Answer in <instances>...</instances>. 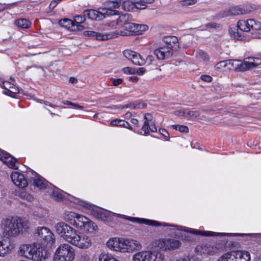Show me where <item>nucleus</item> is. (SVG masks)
<instances>
[{"mask_svg": "<svg viewBox=\"0 0 261 261\" xmlns=\"http://www.w3.org/2000/svg\"><path fill=\"white\" fill-rule=\"evenodd\" d=\"M130 15L126 13L122 15L119 18V20L121 22H124L121 30L111 32V34H115V38L118 35L120 36H130L137 34V23L127 22L130 18Z\"/></svg>", "mask_w": 261, "mask_h": 261, "instance_id": "nucleus-5", "label": "nucleus"}, {"mask_svg": "<svg viewBox=\"0 0 261 261\" xmlns=\"http://www.w3.org/2000/svg\"><path fill=\"white\" fill-rule=\"evenodd\" d=\"M195 249L201 254L213 255L219 251L220 248L216 244H202L198 245Z\"/></svg>", "mask_w": 261, "mask_h": 261, "instance_id": "nucleus-10", "label": "nucleus"}, {"mask_svg": "<svg viewBox=\"0 0 261 261\" xmlns=\"http://www.w3.org/2000/svg\"><path fill=\"white\" fill-rule=\"evenodd\" d=\"M99 261H118L112 255L101 253L99 256Z\"/></svg>", "mask_w": 261, "mask_h": 261, "instance_id": "nucleus-40", "label": "nucleus"}, {"mask_svg": "<svg viewBox=\"0 0 261 261\" xmlns=\"http://www.w3.org/2000/svg\"><path fill=\"white\" fill-rule=\"evenodd\" d=\"M153 261H164L165 255L163 253L159 251H153Z\"/></svg>", "mask_w": 261, "mask_h": 261, "instance_id": "nucleus-41", "label": "nucleus"}, {"mask_svg": "<svg viewBox=\"0 0 261 261\" xmlns=\"http://www.w3.org/2000/svg\"><path fill=\"white\" fill-rule=\"evenodd\" d=\"M51 196L56 200H60L63 198V192L58 188H54Z\"/></svg>", "mask_w": 261, "mask_h": 261, "instance_id": "nucleus-37", "label": "nucleus"}, {"mask_svg": "<svg viewBox=\"0 0 261 261\" xmlns=\"http://www.w3.org/2000/svg\"><path fill=\"white\" fill-rule=\"evenodd\" d=\"M72 245L81 249H87L92 245L91 239L79 231Z\"/></svg>", "mask_w": 261, "mask_h": 261, "instance_id": "nucleus-9", "label": "nucleus"}, {"mask_svg": "<svg viewBox=\"0 0 261 261\" xmlns=\"http://www.w3.org/2000/svg\"><path fill=\"white\" fill-rule=\"evenodd\" d=\"M159 132L161 135H162V136H163L165 137H168L169 136V134L165 129H164V128L160 129Z\"/></svg>", "mask_w": 261, "mask_h": 261, "instance_id": "nucleus-60", "label": "nucleus"}, {"mask_svg": "<svg viewBox=\"0 0 261 261\" xmlns=\"http://www.w3.org/2000/svg\"><path fill=\"white\" fill-rule=\"evenodd\" d=\"M250 19H247V20H241L238 22L237 27L240 29V30L244 32L250 31L249 25H250Z\"/></svg>", "mask_w": 261, "mask_h": 261, "instance_id": "nucleus-33", "label": "nucleus"}, {"mask_svg": "<svg viewBox=\"0 0 261 261\" xmlns=\"http://www.w3.org/2000/svg\"><path fill=\"white\" fill-rule=\"evenodd\" d=\"M15 24L19 28L26 29L30 27L31 22L27 19L21 18L16 20Z\"/></svg>", "mask_w": 261, "mask_h": 261, "instance_id": "nucleus-31", "label": "nucleus"}, {"mask_svg": "<svg viewBox=\"0 0 261 261\" xmlns=\"http://www.w3.org/2000/svg\"><path fill=\"white\" fill-rule=\"evenodd\" d=\"M172 127L175 130H178L180 132L187 133L189 132V128L186 125H173Z\"/></svg>", "mask_w": 261, "mask_h": 261, "instance_id": "nucleus-44", "label": "nucleus"}, {"mask_svg": "<svg viewBox=\"0 0 261 261\" xmlns=\"http://www.w3.org/2000/svg\"><path fill=\"white\" fill-rule=\"evenodd\" d=\"M199 116V113L197 111L186 110L185 117L187 119L195 118Z\"/></svg>", "mask_w": 261, "mask_h": 261, "instance_id": "nucleus-42", "label": "nucleus"}, {"mask_svg": "<svg viewBox=\"0 0 261 261\" xmlns=\"http://www.w3.org/2000/svg\"><path fill=\"white\" fill-rule=\"evenodd\" d=\"M186 110H181L175 111L174 114L178 116H182L185 117Z\"/></svg>", "mask_w": 261, "mask_h": 261, "instance_id": "nucleus-61", "label": "nucleus"}, {"mask_svg": "<svg viewBox=\"0 0 261 261\" xmlns=\"http://www.w3.org/2000/svg\"><path fill=\"white\" fill-rule=\"evenodd\" d=\"M57 5L58 2H57L56 1L53 0L49 5V8L53 9L57 6Z\"/></svg>", "mask_w": 261, "mask_h": 261, "instance_id": "nucleus-64", "label": "nucleus"}, {"mask_svg": "<svg viewBox=\"0 0 261 261\" xmlns=\"http://www.w3.org/2000/svg\"><path fill=\"white\" fill-rule=\"evenodd\" d=\"M33 185L40 190L46 188L48 183V182L40 176H37L33 179Z\"/></svg>", "mask_w": 261, "mask_h": 261, "instance_id": "nucleus-27", "label": "nucleus"}, {"mask_svg": "<svg viewBox=\"0 0 261 261\" xmlns=\"http://www.w3.org/2000/svg\"><path fill=\"white\" fill-rule=\"evenodd\" d=\"M11 178L14 184L20 188H24L28 185L27 181L23 175L18 172H12L11 174Z\"/></svg>", "mask_w": 261, "mask_h": 261, "instance_id": "nucleus-18", "label": "nucleus"}, {"mask_svg": "<svg viewBox=\"0 0 261 261\" xmlns=\"http://www.w3.org/2000/svg\"><path fill=\"white\" fill-rule=\"evenodd\" d=\"M196 3V0H183L181 1V5L184 6L192 5Z\"/></svg>", "mask_w": 261, "mask_h": 261, "instance_id": "nucleus-52", "label": "nucleus"}, {"mask_svg": "<svg viewBox=\"0 0 261 261\" xmlns=\"http://www.w3.org/2000/svg\"><path fill=\"white\" fill-rule=\"evenodd\" d=\"M89 256L86 253H82L80 256V261H89Z\"/></svg>", "mask_w": 261, "mask_h": 261, "instance_id": "nucleus-56", "label": "nucleus"}, {"mask_svg": "<svg viewBox=\"0 0 261 261\" xmlns=\"http://www.w3.org/2000/svg\"><path fill=\"white\" fill-rule=\"evenodd\" d=\"M0 160L11 168L16 169L18 167L16 159L6 151L0 152Z\"/></svg>", "mask_w": 261, "mask_h": 261, "instance_id": "nucleus-14", "label": "nucleus"}, {"mask_svg": "<svg viewBox=\"0 0 261 261\" xmlns=\"http://www.w3.org/2000/svg\"><path fill=\"white\" fill-rule=\"evenodd\" d=\"M197 56L199 58L203 59L204 61H206L208 59V55L203 51H199L197 53Z\"/></svg>", "mask_w": 261, "mask_h": 261, "instance_id": "nucleus-54", "label": "nucleus"}, {"mask_svg": "<svg viewBox=\"0 0 261 261\" xmlns=\"http://www.w3.org/2000/svg\"><path fill=\"white\" fill-rule=\"evenodd\" d=\"M13 248V245L11 243L9 238L3 239L0 241V256H4L11 250Z\"/></svg>", "mask_w": 261, "mask_h": 261, "instance_id": "nucleus-20", "label": "nucleus"}, {"mask_svg": "<svg viewBox=\"0 0 261 261\" xmlns=\"http://www.w3.org/2000/svg\"><path fill=\"white\" fill-rule=\"evenodd\" d=\"M128 219L130 221H133V222H136L138 223L146 224H147L149 225H152V226H161V225H163L164 226H169L168 224H166L165 223L161 224L159 222L150 220H147V219H141V218H130Z\"/></svg>", "mask_w": 261, "mask_h": 261, "instance_id": "nucleus-25", "label": "nucleus"}, {"mask_svg": "<svg viewBox=\"0 0 261 261\" xmlns=\"http://www.w3.org/2000/svg\"><path fill=\"white\" fill-rule=\"evenodd\" d=\"M177 261H200L199 258L192 256L190 258H183V259H179Z\"/></svg>", "mask_w": 261, "mask_h": 261, "instance_id": "nucleus-58", "label": "nucleus"}, {"mask_svg": "<svg viewBox=\"0 0 261 261\" xmlns=\"http://www.w3.org/2000/svg\"><path fill=\"white\" fill-rule=\"evenodd\" d=\"M249 29L251 33V37L252 38H261V33L258 32L261 29V23L253 19L250 20Z\"/></svg>", "mask_w": 261, "mask_h": 261, "instance_id": "nucleus-19", "label": "nucleus"}, {"mask_svg": "<svg viewBox=\"0 0 261 261\" xmlns=\"http://www.w3.org/2000/svg\"><path fill=\"white\" fill-rule=\"evenodd\" d=\"M80 204L84 207L87 208H91V204L87 202L84 201H80Z\"/></svg>", "mask_w": 261, "mask_h": 261, "instance_id": "nucleus-63", "label": "nucleus"}, {"mask_svg": "<svg viewBox=\"0 0 261 261\" xmlns=\"http://www.w3.org/2000/svg\"><path fill=\"white\" fill-rule=\"evenodd\" d=\"M217 261H233L230 252H227L221 255Z\"/></svg>", "mask_w": 261, "mask_h": 261, "instance_id": "nucleus-43", "label": "nucleus"}, {"mask_svg": "<svg viewBox=\"0 0 261 261\" xmlns=\"http://www.w3.org/2000/svg\"><path fill=\"white\" fill-rule=\"evenodd\" d=\"M111 125L113 126H119L121 127H124L125 128H127L129 129H132V127L130 126L129 123L123 120L120 119H114L111 122Z\"/></svg>", "mask_w": 261, "mask_h": 261, "instance_id": "nucleus-35", "label": "nucleus"}, {"mask_svg": "<svg viewBox=\"0 0 261 261\" xmlns=\"http://www.w3.org/2000/svg\"><path fill=\"white\" fill-rule=\"evenodd\" d=\"M120 7L124 11H130L135 9V3L130 1H120Z\"/></svg>", "mask_w": 261, "mask_h": 261, "instance_id": "nucleus-34", "label": "nucleus"}, {"mask_svg": "<svg viewBox=\"0 0 261 261\" xmlns=\"http://www.w3.org/2000/svg\"><path fill=\"white\" fill-rule=\"evenodd\" d=\"M59 24L61 26L72 31H75L76 30L75 28V22L71 19L67 18L62 19L60 20Z\"/></svg>", "mask_w": 261, "mask_h": 261, "instance_id": "nucleus-30", "label": "nucleus"}, {"mask_svg": "<svg viewBox=\"0 0 261 261\" xmlns=\"http://www.w3.org/2000/svg\"><path fill=\"white\" fill-rule=\"evenodd\" d=\"M233 261H249L250 254L247 251H234L230 252Z\"/></svg>", "mask_w": 261, "mask_h": 261, "instance_id": "nucleus-23", "label": "nucleus"}, {"mask_svg": "<svg viewBox=\"0 0 261 261\" xmlns=\"http://www.w3.org/2000/svg\"><path fill=\"white\" fill-rule=\"evenodd\" d=\"M3 85L5 89L12 93H17L19 92L18 89L13 84L8 81L4 82Z\"/></svg>", "mask_w": 261, "mask_h": 261, "instance_id": "nucleus-36", "label": "nucleus"}, {"mask_svg": "<svg viewBox=\"0 0 261 261\" xmlns=\"http://www.w3.org/2000/svg\"><path fill=\"white\" fill-rule=\"evenodd\" d=\"M70 226L63 222L57 223L55 225V231L62 238H64Z\"/></svg>", "mask_w": 261, "mask_h": 261, "instance_id": "nucleus-24", "label": "nucleus"}, {"mask_svg": "<svg viewBox=\"0 0 261 261\" xmlns=\"http://www.w3.org/2000/svg\"><path fill=\"white\" fill-rule=\"evenodd\" d=\"M78 232V230L70 226L63 239L72 244Z\"/></svg>", "mask_w": 261, "mask_h": 261, "instance_id": "nucleus-26", "label": "nucleus"}, {"mask_svg": "<svg viewBox=\"0 0 261 261\" xmlns=\"http://www.w3.org/2000/svg\"><path fill=\"white\" fill-rule=\"evenodd\" d=\"M82 229H84L88 233L94 234L95 233L97 229V226L94 222L88 219V222L85 224Z\"/></svg>", "mask_w": 261, "mask_h": 261, "instance_id": "nucleus-29", "label": "nucleus"}, {"mask_svg": "<svg viewBox=\"0 0 261 261\" xmlns=\"http://www.w3.org/2000/svg\"><path fill=\"white\" fill-rule=\"evenodd\" d=\"M2 227L4 234L8 238L16 237L29 228V223L19 217H8L2 220Z\"/></svg>", "mask_w": 261, "mask_h": 261, "instance_id": "nucleus-1", "label": "nucleus"}, {"mask_svg": "<svg viewBox=\"0 0 261 261\" xmlns=\"http://www.w3.org/2000/svg\"><path fill=\"white\" fill-rule=\"evenodd\" d=\"M181 242L174 239H164L156 240L154 242L155 247L164 251L174 250L178 249L181 245Z\"/></svg>", "mask_w": 261, "mask_h": 261, "instance_id": "nucleus-7", "label": "nucleus"}, {"mask_svg": "<svg viewBox=\"0 0 261 261\" xmlns=\"http://www.w3.org/2000/svg\"><path fill=\"white\" fill-rule=\"evenodd\" d=\"M106 5L107 6V8H102V9L112 12L111 14L109 15V16L119 15L120 14V13L116 10L120 7V1H109L107 2Z\"/></svg>", "mask_w": 261, "mask_h": 261, "instance_id": "nucleus-22", "label": "nucleus"}, {"mask_svg": "<svg viewBox=\"0 0 261 261\" xmlns=\"http://www.w3.org/2000/svg\"><path fill=\"white\" fill-rule=\"evenodd\" d=\"M148 251H141L135 254L133 259L134 261H148Z\"/></svg>", "mask_w": 261, "mask_h": 261, "instance_id": "nucleus-32", "label": "nucleus"}, {"mask_svg": "<svg viewBox=\"0 0 261 261\" xmlns=\"http://www.w3.org/2000/svg\"><path fill=\"white\" fill-rule=\"evenodd\" d=\"M124 239L113 238L110 239L107 243V246L115 251L124 252Z\"/></svg>", "mask_w": 261, "mask_h": 261, "instance_id": "nucleus-11", "label": "nucleus"}, {"mask_svg": "<svg viewBox=\"0 0 261 261\" xmlns=\"http://www.w3.org/2000/svg\"><path fill=\"white\" fill-rule=\"evenodd\" d=\"M95 213L96 214V216L98 219H101L102 220H105L107 218L106 213L105 212H102L101 210L96 211Z\"/></svg>", "mask_w": 261, "mask_h": 261, "instance_id": "nucleus-48", "label": "nucleus"}, {"mask_svg": "<svg viewBox=\"0 0 261 261\" xmlns=\"http://www.w3.org/2000/svg\"><path fill=\"white\" fill-rule=\"evenodd\" d=\"M163 41L168 48H170L172 51L179 48L178 38L174 36H169L163 38Z\"/></svg>", "mask_w": 261, "mask_h": 261, "instance_id": "nucleus-21", "label": "nucleus"}, {"mask_svg": "<svg viewBox=\"0 0 261 261\" xmlns=\"http://www.w3.org/2000/svg\"><path fill=\"white\" fill-rule=\"evenodd\" d=\"M154 54L158 59L164 60L171 57L173 55V51L170 48L163 45L155 49Z\"/></svg>", "mask_w": 261, "mask_h": 261, "instance_id": "nucleus-15", "label": "nucleus"}, {"mask_svg": "<svg viewBox=\"0 0 261 261\" xmlns=\"http://www.w3.org/2000/svg\"><path fill=\"white\" fill-rule=\"evenodd\" d=\"M123 242L124 243V252L139 250L142 248L141 244L137 240L124 239Z\"/></svg>", "mask_w": 261, "mask_h": 261, "instance_id": "nucleus-16", "label": "nucleus"}, {"mask_svg": "<svg viewBox=\"0 0 261 261\" xmlns=\"http://www.w3.org/2000/svg\"><path fill=\"white\" fill-rule=\"evenodd\" d=\"M88 218L77 214L75 221L73 222V225L82 229L85 225V224L88 222Z\"/></svg>", "mask_w": 261, "mask_h": 261, "instance_id": "nucleus-28", "label": "nucleus"}, {"mask_svg": "<svg viewBox=\"0 0 261 261\" xmlns=\"http://www.w3.org/2000/svg\"><path fill=\"white\" fill-rule=\"evenodd\" d=\"M146 71V69L143 68H139L136 70V73H137L138 75H142Z\"/></svg>", "mask_w": 261, "mask_h": 261, "instance_id": "nucleus-62", "label": "nucleus"}, {"mask_svg": "<svg viewBox=\"0 0 261 261\" xmlns=\"http://www.w3.org/2000/svg\"><path fill=\"white\" fill-rule=\"evenodd\" d=\"M84 33L85 36H88L99 40H106L112 39L115 38V34H111V33L102 34L92 31H85Z\"/></svg>", "mask_w": 261, "mask_h": 261, "instance_id": "nucleus-17", "label": "nucleus"}, {"mask_svg": "<svg viewBox=\"0 0 261 261\" xmlns=\"http://www.w3.org/2000/svg\"><path fill=\"white\" fill-rule=\"evenodd\" d=\"M113 85L115 86H117L120 84H122L123 80L122 79H113L112 80Z\"/></svg>", "mask_w": 261, "mask_h": 261, "instance_id": "nucleus-59", "label": "nucleus"}, {"mask_svg": "<svg viewBox=\"0 0 261 261\" xmlns=\"http://www.w3.org/2000/svg\"><path fill=\"white\" fill-rule=\"evenodd\" d=\"M252 9H244L239 6L231 7L229 10L224 11L221 14V17H226L240 14H245L250 13Z\"/></svg>", "mask_w": 261, "mask_h": 261, "instance_id": "nucleus-12", "label": "nucleus"}, {"mask_svg": "<svg viewBox=\"0 0 261 261\" xmlns=\"http://www.w3.org/2000/svg\"><path fill=\"white\" fill-rule=\"evenodd\" d=\"M228 66V60L222 61L217 63L215 66V69L217 70H219L226 66Z\"/></svg>", "mask_w": 261, "mask_h": 261, "instance_id": "nucleus-46", "label": "nucleus"}, {"mask_svg": "<svg viewBox=\"0 0 261 261\" xmlns=\"http://www.w3.org/2000/svg\"><path fill=\"white\" fill-rule=\"evenodd\" d=\"M77 214L75 213L72 212H67L65 213V218L68 221H69L70 224L73 225V222L75 221L76 218L77 217Z\"/></svg>", "mask_w": 261, "mask_h": 261, "instance_id": "nucleus-39", "label": "nucleus"}, {"mask_svg": "<svg viewBox=\"0 0 261 261\" xmlns=\"http://www.w3.org/2000/svg\"><path fill=\"white\" fill-rule=\"evenodd\" d=\"M142 130L144 132L143 135L147 134L149 132V122H147V121H145L143 123V125L142 127Z\"/></svg>", "mask_w": 261, "mask_h": 261, "instance_id": "nucleus-51", "label": "nucleus"}, {"mask_svg": "<svg viewBox=\"0 0 261 261\" xmlns=\"http://www.w3.org/2000/svg\"><path fill=\"white\" fill-rule=\"evenodd\" d=\"M86 16H82L81 15L76 16L74 18L75 25L76 27V29L77 30H82V26L80 23H83L85 21V17Z\"/></svg>", "mask_w": 261, "mask_h": 261, "instance_id": "nucleus-38", "label": "nucleus"}, {"mask_svg": "<svg viewBox=\"0 0 261 261\" xmlns=\"http://www.w3.org/2000/svg\"><path fill=\"white\" fill-rule=\"evenodd\" d=\"M123 55L126 58L131 60L132 63L136 65L141 66L144 63V61L142 59L141 55L135 51L125 50Z\"/></svg>", "mask_w": 261, "mask_h": 261, "instance_id": "nucleus-13", "label": "nucleus"}, {"mask_svg": "<svg viewBox=\"0 0 261 261\" xmlns=\"http://www.w3.org/2000/svg\"><path fill=\"white\" fill-rule=\"evenodd\" d=\"M132 106L134 109H143L146 107V105L144 102L137 101L132 103Z\"/></svg>", "mask_w": 261, "mask_h": 261, "instance_id": "nucleus-47", "label": "nucleus"}, {"mask_svg": "<svg viewBox=\"0 0 261 261\" xmlns=\"http://www.w3.org/2000/svg\"><path fill=\"white\" fill-rule=\"evenodd\" d=\"M200 79L206 82H211L212 81V77L208 75H202Z\"/></svg>", "mask_w": 261, "mask_h": 261, "instance_id": "nucleus-57", "label": "nucleus"}, {"mask_svg": "<svg viewBox=\"0 0 261 261\" xmlns=\"http://www.w3.org/2000/svg\"><path fill=\"white\" fill-rule=\"evenodd\" d=\"M137 34L148 29V27L146 24H137Z\"/></svg>", "mask_w": 261, "mask_h": 261, "instance_id": "nucleus-49", "label": "nucleus"}, {"mask_svg": "<svg viewBox=\"0 0 261 261\" xmlns=\"http://www.w3.org/2000/svg\"><path fill=\"white\" fill-rule=\"evenodd\" d=\"M75 252L73 247L68 243L60 244L55 253L53 261H73Z\"/></svg>", "mask_w": 261, "mask_h": 261, "instance_id": "nucleus-4", "label": "nucleus"}, {"mask_svg": "<svg viewBox=\"0 0 261 261\" xmlns=\"http://www.w3.org/2000/svg\"><path fill=\"white\" fill-rule=\"evenodd\" d=\"M36 234L42 246H51L55 243V235L47 227H38L36 230Z\"/></svg>", "mask_w": 261, "mask_h": 261, "instance_id": "nucleus-6", "label": "nucleus"}, {"mask_svg": "<svg viewBox=\"0 0 261 261\" xmlns=\"http://www.w3.org/2000/svg\"><path fill=\"white\" fill-rule=\"evenodd\" d=\"M190 232L195 233L196 234H199V235L204 236H212L215 233V232H212V231H200V230H193L192 231H191Z\"/></svg>", "mask_w": 261, "mask_h": 261, "instance_id": "nucleus-45", "label": "nucleus"}, {"mask_svg": "<svg viewBox=\"0 0 261 261\" xmlns=\"http://www.w3.org/2000/svg\"><path fill=\"white\" fill-rule=\"evenodd\" d=\"M19 254L34 261H44L50 255L44 246L38 243L21 245Z\"/></svg>", "mask_w": 261, "mask_h": 261, "instance_id": "nucleus-2", "label": "nucleus"}, {"mask_svg": "<svg viewBox=\"0 0 261 261\" xmlns=\"http://www.w3.org/2000/svg\"><path fill=\"white\" fill-rule=\"evenodd\" d=\"M135 9L143 10L146 8L147 5L142 3H140V1H136L135 2Z\"/></svg>", "mask_w": 261, "mask_h": 261, "instance_id": "nucleus-50", "label": "nucleus"}, {"mask_svg": "<svg viewBox=\"0 0 261 261\" xmlns=\"http://www.w3.org/2000/svg\"><path fill=\"white\" fill-rule=\"evenodd\" d=\"M111 13V11H108L100 8L98 10H86L84 11L83 14L84 16H87L89 19L99 21L109 17Z\"/></svg>", "mask_w": 261, "mask_h": 261, "instance_id": "nucleus-8", "label": "nucleus"}, {"mask_svg": "<svg viewBox=\"0 0 261 261\" xmlns=\"http://www.w3.org/2000/svg\"><path fill=\"white\" fill-rule=\"evenodd\" d=\"M205 27L208 28H215L216 29H220L221 26L216 23H208L205 24Z\"/></svg>", "mask_w": 261, "mask_h": 261, "instance_id": "nucleus-55", "label": "nucleus"}, {"mask_svg": "<svg viewBox=\"0 0 261 261\" xmlns=\"http://www.w3.org/2000/svg\"><path fill=\"white\" fill-rule=\"evenodd\" d=\"M228 66L235 71H244L256 67L261 64V59L249 57L244 62L240 60H228Z\"/></svg>", "mask_w": 261, "mask_h": 261, "instance_id": "nucleus-3", "label": "nucleus"}, {"mask_svg": "<svg viewBox=\"0 0 261 261\" xmlns=\"http://www.w3.org/2000/svg\"><path fill=\"white\" fill-rule=\"evenodd\" d=\"M124 73L126 74H135L136 69L129 67H126L122 69Z\"/></svg>", "mask_w": 261, "mask_h": 261, "instance_id": "nucleus-53", "label": "nucleus"}]
</instances>
